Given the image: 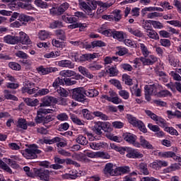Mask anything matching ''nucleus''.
Returning <instances> with one entry per match:
<instances>
[{"instance_id": "f257e3e1", "label": "nucleus", "mask_w": 181, "mask_h": 181, "mask_svg": "<svg viewBox=\"0 0 181 181\" xmlns=\"http://www.w3.org/2000/svg\"><path fill=\"white\" fill-rule=\"evenodd\" d=\"M98 151L97 152H93V151H84V153H75L72 155V158L74 159H76V160H80V162H85V163H88L90 162L89 158H90L91 159H94L95 158H98Z\"/></svg>"}, {"instance_id": "f03ea898", "label": "nucleus", "mask_w": 181, "mask_h": 181, "mask_svg": "<svg viewBox=\"0 0 181 181\" xmlns=\"http://www.w3.org/2000/svg\"><path fill=\"white\" fill-rule=\"evenodd\" d=\"M127 119L128 120V122L131 125H132L133 127H136V128H139V129L141 132H144V134H146V132H148L145 124H144L142 121L136 119V117H134V115H127Z\"/></svg>"}, {"instance_id": "7ed1b4c3", "label": "nucleus", "mask_w": 181, "mask_h": 181, "mask_svg": "<svg viewBox=\"0 0 181 181\" xmlns=\"http://www.w3.org/2000/svg\"><path fill=\"white\" fill-rule=\"evenodd\" d=\"M42 151L39 150L37 145L33 144L30 147L25 150V152L23 153L24 158L26 159H36L37 155L41 153Z\"/></svg>"}, {"instance_id": "20e7f679", "label": "nucleus", "mask_w": 181, "mask_h": 181, "mask_svg": "<svg viewBox=\"0 0 181 181\" xmlns=\"http://www.w3.org/2000/svg\"><path fill=\"white\" fill-rule=\"evenodd\" d=\"M145 112L146 115H148V117H150V118L155 121L156 124H157V125H159V127H161V128H164L168 125V123H166V120H165V119L156 115L151 110H145Z\"/></svg>"}, {"instance_id": "39448f33", "label": "nucleus", "mask_w": 181, "mask_h": 181, "mask_svg": "<svg viewBox=\"0 0 181 181\" xmlns=\"http://www.w3.org/2000/svg\"><path fill=\"white\" fill-rule=\"evenodd\" d=\"M85 90L83 88H76L73 90L72 98L78 103H85L86 96Z\"/></svg>"}, {"instance_id": "423d86ee", "label": "nucleus", "mask_w": 181, "mask_h": 181, "mask_svg": "<svg viewBox=\"0 0 181 181\" xmlns=\"http://www.w3.org/2000/svg\"><path fill=\"white\" fill-rule=\"evenodd\" d=\"M124 151L127 152V158H129V159H141V158H144V154L141 153L136 149L126 147Z\"/></svg>"}, {"instance_id": "0eeeda50", "label": "nucleus", "mask_w": 181, "mask_h": 181, "mask_svg": "<svg viewBox=\"0 0 181 181\" xmlns=\"http://www.w3.org/2000/svg\"><path fill=\"white\" fill-rule=\"evenodd\" d=\"M54 111L53 109L40 108L37 112V116L35 118V122L37 124H45V117H42V114H51Z\"/></svg>"}, {"instance_id": "6e6552de", "label": "nucleus", "mask_w": 181, "mask_h": 181, "mask_svg": "<svg viewBox=\"0 0 181 181\" xmlns=\"http://www.w3.org/2000/svg\"><path fill=\"white\" fill-rule=\"evenodd\" d=\"M35 87V83L27 81L25 82V86L22 88L21 91L23 93H27L28 94H30V95H32V94L36 93L37 92V90H39V88L37 87Z\"/></svg>"}, {"instance_id": "1a4fd4ad", "label": "nucleus", "mask_w": 181, "mask_h": 181, "mask_svg": "<svg viewBox=\"0 0 181 181\" xmlns=\"http://www.w3.org/2000/svg\"><path fill=\"white\" fill-rule=\"evenodd\" d=\"M103 173L105 176H117V166L111 163L105 164Z\"/></svg>"}, {"instance_id": "9d476101", "label": "nucleus", "mask_w": 181, "mask_h": 181, "mask_svg": "<svg viewBox=\"0 0 181 181\" xmlns=\"http://www.w3.org/2000/svg\"><path fill=\"white\" fill-rule=\"evenodd\" d=\"M124 139L126 142L131 144L134 146L135 148H139L140 144L139 142L136 141V136L135 134H132L131 133H126L124 135Z\"/></svg>"}, {"instance_id": "9b49d317", "label": "nucleus", "mask_w": 181, "mask_h": 181, "mask_svg": "<svg viewBox=\"0 0 181 181\" xmlns=\"http://www.w3.org/2000/svg\"><path fill=\"white\" fill-rule=\"evenodd\" d=\"M69 6H70L69 5V3H63L57 8H51L50 13H52V15H62V13H64V12H66L67 9H69Z\"/></svg>"}, {"instance_id": "f8f14e48", "label": "nucleus", "mask_w": 181, "mask_h": 181, "mask_svg": "<svg viewBox=\"0 0 181 181\" xmlns=\"http://www.w3.org/2000/svg\"><path fill=\"white\" fill-rule=\"evenodd\" d=\"M35 175L40 180L49 181L50 180V171L45 169H39L35 171Z\"/></svg>"}, {"instance_id": "ddd939ff", "label": "nucleus", "mask_w": 181, "mask_h": 181, "mask_svg": "<svg viewBox=\"0 0 181 181\" xmlns=\"http://www.w3.org/2000/svg\"><path fill=\"white\" fill-rule=\"evenodd\" d=\"M11 158H4L3 160L6 162V163H8L9 166L13 168V169H16L19 168V165L16 164V162L21 161V158L18 156H11Z\"/></svg>"}, {"instance_id": "4468645a", "label": "nucleus", "mask_w": 181, "mask_h": 181, "mask_svg": "<svg viewBox=\"0 0 181 181\" xmlns=\"http://www.w3.org/2000/svg\"><path fill=\"white\" fill-rule=\"evenodd\" d=\"M169 163L168 161L156 160L153 163H151L148 166L151 168V169H154V170H159L162 168H166Z\"/></svg>"}, {"instance_id": "2eb2a0df", "label": "nucleus", "mask_w": 181, "mask_h": 181, "mask_svg": "<svg viewBox=\"0 0 181 181\" xmlns=\"http://www.w3.org/2000/svg\"><path fill=\"white\" fill-rule=\"evenodd\" d=\"M3 41L7 45H18V43H19V37L7 35L4 37Z\"/></svg>"}, {"instance_id": "dca6fc26", "label": "nucleus", "mask_w": 181, "mask_h": 181, "mask_svg": "<svg viewBox=\"0 0 181 181\" xmlns=\"http://www.w3.org/2000/svg\"><path fill=\"white\" fill-rule=\"evenodd\" d=\"M109 94V98H111L112 100H110V103H112L113 104H121L122 103V100L118 97V95L115 91L113 90L110 89L108 92Z\"/></svg>"}, {"instance_id": "f3484780", "label": "nucleus", "mask_w": 181, "mask_h": 181, "mask_svg": "<svg viewBox=\"0 0 181 181\" xmlns=\"http://www.w3.org/2000/svg\"><path fill=\"white\" fill-rule=\"evenodd\" d=\"M37 71H38L39 74H42V76H45L46 74H49V73H54V72L57 71V68H55V67L45 68L43 66H40L37 69Z\"/></svg>"}, {"instance_id": "a211bd4d", "label": "nucleus", "mask_w": 181, "mask_h": 181, "mask_svg": "<svg viewBox=\"0 0 181 181\" xmlns=\"http://www.w3.org/2000/svg\"><path fill=\"white\" fill-rule=\"evenodd\" d=\"M56 98L52 96H45L42 99V103L40 104V107H50V104L53 103L55 104Z\"/></svg>"}, {"instance_id": "6ab92c4d", "label": "nucleus", "mask_w": 181, "mask_h": 181, "mask_svg": "<svg viewBox=\"0 0 181 181\" xmlns=\"http://www.w3.org/2000/svg\"><path fill=\"white\" fill-rule=\"evenodd\" d=\"M112 37L113 39L118 40V42H124V40L127 37V33L123 31H117L114 30Z\"/></svg>"}, {"instance_id": "aec40b11", "label": "nucleus", "mask_w": 181, "mask_h": 181, "mask_svg": "<svg viewBox=\"0 0 181 181\" xmlns=\"http://www.w3.org/2000/svg\"><path fill=\"white\" fill-rule=\"evenodd\" d=\"M57 64L59 67H63L65 69H74V64L68 59L59 61Z\"/></svg>"}, {"instance_id": "412c9836", "label": "nucleus", "mask_w": 181, "mask_h": 181, "mask_svg": "<svg viewBox=\"0 0 181 181\" xmlns=\"http://www.w3.org/2000/svg\"><path fill=\"white\" fill-rule=\"evenodd\" d=\"M20 36L18 37V42H21L22 45H30V38L23 31L19 33Z\"/></svg>"}, {"instance_id": "4be33fe9", "label": "nucleus", "mask_w": 181, "mask_h": 181, "mask_svg": "<svg viewBox=\"0 0 181 181\" xmlns=\"http://www.w3.org/2000/svg\"><path fill=\"white\" fill-rule=\"evenodd\" d=\"M139 148L142 146V148H144L145 149H153V146L149 143L147 140L145 139V137L144 136H140L139 137Z\"/></svg>"}, {"instance_id": "5701e85b", "label": "nucleus", "mask_w": 181, "mask_h": 181, "mask_svg": "<svg viewBox=\"0 0 181 181\" xmlns=\"http://www.w3.org/2000/svg\"><path fill=\"white\" fill-rule=\"evenodd\" d=\"M145 90H148L153 95H158L159 94V85H149L146 86L144 88Z\"/></svg>"}, {"instance_id": "b1692460", "label": "nucleus", "mask_w": 181, "mask_h": 181, "mask_svg": "<svg viewBox=\"0 0 181 181\" xmlns=\"http://www.w3.org/2000/svg\"><path fill=\"white\" fill-rule=\"evenodd\" d=\"M98 57V54H85L80 56V62H87L88 60H94Z\"/></svg>"}, {"instance_id": "393cba45", "label": "nucleus", "mask_w": 181, "mask_h": 181, "mask_svg": "<svg viewBox=\"0 0 181 181\" xmlns=\"http://www.w3.org/2000/svg\"><path fill=\"white\" fill-rule=\"evenodd\" d=\"M180 169V165L177 163L171 164L169 167L163 170V173H170L172 172H176Z\"/></svg>"}, {"instance_id": "a878e982", "label": "nucleus", "mask_w": 181, "mask_h": 181, "mask_svg": "<svg viewBox=\"0 0 181 181\" xmlns=\"http://www.w3.org/2000/svg\"><path fill=\"white\" fill-rule=\"evenodd\" d=\"M57 142H60V138L54 137L52 139H43L40 140V144H46V145H53V144H56Z\"/></svg>"}, {"instance_id": "bb28decb", "label": "nucleus", "mask_w": 181, "mask_h": 181, "mask_svg": "<svg viewBox=\"0 0 181 181\" xmlns=\"http://www.w3.org/2000/svg\"><path fill=\"white\" fill-rule=\"evenodd\" d=\"M16 127L20 129L26 130L28 129V122L23 118H19L17 121Z\"/></svg>"}, {"instance_id": "cd10ccee", "label": "nucleus", "mask_w": 181, "mask_h": 181, "mask_svg": "<svg viewBox=\"0 0 181 181\" xmlns=\"http://www.w3.org/2000/svg\"><path fill=\"white\" fill-rule=\"evenodd\" d=\"M51 35L50 32L45 30H40L37 34L38 38L40 40H46V39H49V37Z\"/></svg>"}, {"instance_id": "c85d7f7f", "label": "nucleus", "mask_w": 181, "mask_h": 181, "mask_svg": "<svg viewBox=\"0 0 181 181\" xmlns=\"http://www.w3.org/2000/svg\"><path fill=\"white\" fill-rule=\"evenodd\" d=\"M146 33L150 39H153L154 40H159V35H158V33H156V31H155V30L152 28L150 30H147L146 31Z\"/></svg>"}, {"instance_id": "c756f323", "label": "nucleus", "mask_w": 181, "mask_h": 181, "mask_svg": "<svg viewBox=\"0 0 181 181\" xmlns=\"http://www.w3.org/2000/svg\"><path fill=\"white\" fill-rule=\"evenodd\" d=\"M167 59L170 66H173V67H177V66H179V59L175 58V56H173V54H168Z\"/></svg>"}, {"instance_id": "7c9ffc66", "label": "nucleus", "mask_w": 181, "mask_h": 181, "mask_svg": "<svg viewBox=\"0 0 181 181\" xmlns=\"http://www.w3.org/2000/svg\"><path fill=\"white\" fill-rule=\"evenodd\" d=\"M88 8H89V16H94V13H93V11H95V9H97V1H90L88 2Z\"/></svg>"}, {"instance_id": "2f4dec72", "label": "nucleus", "mask_w": 181, "mask_h": 181, "mask_svg": "<svg viewBox=\"0 0 181 181\" xmlns=\"http://www.w3.org/2000/svg\"><path fill=\"white\" fill-rule=\"evenodd\" d=\"M127 31L129 33H131V35H133L136 37H142V36H144V34L142 33V32H141V30H139V29L128 28Z\"/></svg>"}, {"instance_id": "473e14b6", "label": "nucleus", "mask_w": 181, "mask_h": 181, "mask_svg": "<svg viewBox=\"0 0 181 181\" xmlns=\"http://www.w3.org/2000/svg\"><path fill=\"white\" fill-rule=\"evenodd\" d=\"M78 70L83 74V76H85V77H87L88 78H93V77H94V76L88 72V70L84 66H78Z\"/></svg>"}, {"instance_id": "72a5a7b5", "label": "nucleus", "mask_w": 181, "mask_h": 181, "mask_svg": "<svg viewBox=\"0 0 181 181\" xmlns=\"http://www.w3.org/2000/svg\"><path fill=\"white\" fill-rule=\"evenodd\" d=\"M138 169L139 170H140L141 173H143V175L146 176L149 175V170H148V165H146V163H140L138 166Z\"/></svg>"}, {"instance_id": "f704fd0d", "label": "nucleus", "mask_w": 181, "mask_h": 181, "mask_svg": "<svg viewBox=\"0 0 181 181\" xmlns=\"http://www.w3.org/2000/svg\"><path fill=\"white\" fill-rule=\"evenodd\" d=\"M93 115V117H97L98 118L101 119L103 121H108V119H110V117L107 115L100 111H94Z\"/></svg>"}, {"instance_id": "c9c22d12", "label": "nucleus", "mask_w": 181, "mask_h": 181, "mask_svg": "<svg viewBox=\"0 0 181 181\" xmlns=\"http://www.w3.org/2000/svg\"><path fill=\"white\" fill-rule=\"evenodd\" d=\"M139 45L143 56H144V57H148V55L151 54V52L149 51V49H148L146 45H145V44L144 43H140Z\"/></svg>"}, {"instance_id": "e433bc0d", "label": "nucleus", "mask_w": 181, "mask_h": 181, "mask_svg": "<svg viewBox=\"0 0 181 181\" xmlns=\"http://www.w3.org/2000/svg\"><path fill=\"white\" fill-rule=\"evenodd\" d=\"M59 74L62 77H73V76H76V71L71 70H63L59 72Z\"/></svg>"}, {"instance_id": "4c0bfd02", "label": "nucleus", "mask_w": 181, "mask_h": 181, "mask_svg": "<svg viewBox=\"0 0 181 181\" xmlns=\"http://www.w3.org/2000/svg\"><path fill=\"white\" fill-rule=\"evenodd\" d=\"M62 19L64 22H66V23H76V22H77L76 17H71L69 15L62 16Z\"/></svg>"}, {"instance_id": "58836bf2", "label": "nucleus", "mask_w": 181, "mask_h": 181, "mask_svg": "<svg viewBox=\"0 0 181 181\" xmlns=\"http://www.w3.org/2000/svg\"><path fill=\"white\" fill-rule=\"evenodd\" d=\"M100 8L98 9V13H103L104 12V9H107V8H110V6H112V3L106 2V3H100Z\"/></svg>"}, {"instance_id": "ea45409f", "label": "nucleus", "mask_w": 181, "mask_h": 181, "mask_svg": "<svg viewBox=\"0 0 181 181\" xmlns=\"http://www.w3.org/2000/svg\"><path fill=\"white\" fill-rule=\"evenodd\" d=\"M130 172V168L128 166H122L117 168V176L122 175V173H128Z\"/></svg>"}, {"instance_id": "a19ab883", "label": "nucleus", "mask_w": 181, "mask_h": 181, "mask_svg": "<svg viewBox=\"0 0 181 181\" xmlns=\"http://www.w3.org/2000/svg\"><path fill=\"white\" fill-rule=\"evenodd\" d=\"M163 129L165 131V132H168L170 135H175L176 136L179 135L177 129H175V128L172 127H168V124L163 128Z\"/></svg>"}, {"instance_id": "79ce46f5", "label": "nucleus", "mask_w": 181, "mask_h": 181, "mask_svg": "<svg viewBox=\"0 0 181 181\" xmlns=\"http://www.w3.org/2000/svg\"><path fill=\"white\" fill-rule=\"evenodd\" d=\"M60 54V52L59 51L51 52L45 54L44 55V57H45V59H56V57H59Z\"/></svg>"}, {"instance_id": "37998d69", "label": "nucleus", "mask_w": 181, "mask_h": 181, "mask_svg": "<svg viewBox=\"0 0 181 181\" xmlns=\"http://www.w3.org/2000/svg\"><path fill=\"white\" fill-rule=\"evenodd\" d=\"M82 114L83 117L86 118V119H94V116L93 115V112H90L87 109H83L82 110Z\"/></svg>"}, {"instance_id": "c03bdc74", "label": "nucleus", "mask_w": 181, "mask_h": 181, "mask_svg": "<svg viewBox=\"0 0 181 181\" xmlns=\"http://www.w3.org/2000/svg\"><path fill=\"white\" fill-rule=\"evenodd\" d=\"M50 29H57V28H63V23L60 21H54L49 24Z\"/></svg>"}, {"instance_id": "a18cd8bd", "label": "nucleus", "mask_w": 181, "mask_h": 181, "mask_svg": "<svg viewBox=\"0 0 181 181\" xmlns=\"http://www.w3.org/2000/svg\"><path fill=\"white\" fill-rule=\"evenodd\" d=\"M91 46H92L93 48H94V47H104L107 46V44H105V42H104V41L95 40V41L91 42Z\"/></svg>"}, {"instance_id": "49530a36", "label": "nucleus", "mask_w": 181, "mask_h": 181, "mask_svg": "<svg viewBox=\"0 0 181 181\" xmlns=\"http://www.w3.org/2000/svg\"><path fill=\"white\" fill-rule=\"evenodd\" d=\"M85 95L88 97H97V95H98V90L95 88L85 90Z\"/></svg>"}, {"instance_id": "de8ad7c7", "label": "nucleus", "mask_w": 181, "mask_h": 181, "mask_svg": "<svg viewBox=\"0 0 181 181\" xmlns=\"http://www.w3.org/2000/svg\"><path fill=\"white\" fill-rule=\"evenodd\" d=\"M34 4L37 8H41V9H46L47 8V3L42 0H35Z\"/></svg>"}, {"instance_id": "09e8293b", "label": "nucleus", "mask_w": 181, "mask_h": 181, "mask_svg": "<svg viewBox=\"0 0 181 181\" xmlns=\"http://www.w3.org/2000/svg\"><path fill=\"white\" fill-rule=\"evenodd\" d=\"M95 128V131H96L97 134H98L99 135H100V134H103V122H98L95 124L94 126Z\"/></svg>"}, {"instance_id": "8fccbe9b", "label": "nucleus", "mask_w": 181, "mask_h": 181, "mask_svg": "<svg viewBox=\"0 0 181 181\" xmlns=\"http://www.w3.org/2000/svg\"><path fill=\"white\" fill-rule=\"evenodd\" d=\"M76 142L80 145H87L88 144V141L87 138L83 135H79L76 139Z\"/></svg>"}, {"instance_id": "3c124183", "label": "nucleus", "mask_w": 181, "mask_h": 181, "mask_svg": "<svg viewBox=\"0 0 181 181\" xmlns=\"http://www.w3.org/2000/svg\"><path fill=\"white\" fill-rule=\"evenodd\" d=\"M0 168L1 169H3V170H4L5 172H8V173H12V170L11 169V168H9L7 163L2 161V160H0Z\"/></svg>"}, {"instance_id": "603ef678", "label": "nucleus", "mask_w": 181, "mask_h": 181, "mask_svg": "<svg viewBox=\"0 0 181 181\" xmlns=\"http://www.w3.org/2000/svg\"><path fill=\"white\" fill-rule=\"evenodd\" d=\"M8 67L11 69V70H16L17 71H19V70L22 69L21 64L13 62L8 63Z\"/></svg>"}, {"instance_id": "864d4df0", "label": "nucleus", "mask_w": 181, "mask_h": 181, "mask_svg": "<svg viewBox=\"0 0 181 181\" xmlns=\"http://www.w3.org/2000/svg\"><path fill=\"white\" fill-rule=\"evenodd\" d=\"M117 52H116L118 56H125V54H128V49L122 47H117Z\"/></svg>"}, {"instance_id": "5fc2aeb1", "label": "nucleus", "mask_w": 181, "mask_h": 181, "mask_svg": "<svg viewBox=\"0 0 181 181\" xmlns=\"http://www.w3.org/2000/svg\"><path fill=\"white\" fill-rule=\"evenodd\" d=\"M25 103L27 104V105H29L30 107H35L37 103H39V100L37 99H35L33 100L32 99L27 98L24 100Z\"/></svg>"}, {"instance_id": "6e6d98bb", "label": "nucleus", "mask_w": 181, "mask_h": 181, "mask_svg": "<svg viewBox=\"0 0 181 181\" xmlns=\"http://www.w3.org/2000/svg\"><path fill=\"white\" fill-rule=\"evenodd\" d=\"M55 35L61 40H66V33H64V30H55Z\"/></svg>"}, {"instance_id": "4d7b16f0", "label": "nucleus", "mask_w": 181, "mask_h": 181, "mask_svg": "<svg viewBox=\"0 0 181 181\" xmlns=\"http://www.w3.org/2000/svg\"><path fill=\"white\" fill-rule=\"evenodd\" d=\"M88 69L89 70H91V71H95V70H100V69H103V66L100 64L93 63L88 66Z\"/></svg>"}, {"instance_id": "13d9d810", "label": "nucleus", "mask_w": 181, "mask_h": 181, "mask_svg": "<svg viewBox=\"0 0 181 181\" xmlns=\"http://www.w3.org/2000/svg\"><path fill=\"white\" fill-rule=\"evenodd\" d=\"M170 76H171V77H173V78L175 81H178V83H179V81H181V76L179 74V73H177V71H170Z\"/></svg>"}, {"instance_id": "bf43d9fd", "label": "nucleus", "mask_w": 181, "mask_h": 181, "mask_svg": "<svg viewBox=\"0 0 181 181\" xmlns=\"http://www.w3.org/2000/svg\"><path fill=\"white\" fill-rule=\"evenodd\" d=\"M119 67L122 70H124V71H132L134 70V67L129 64H122L119 65Z\"/></svg>"}, {"instance_id": "052dcab7", "label": "nucleus", "mask_w": 181, "mask_h": 181, "mask_svg": "<svg viewBox=\"0 0 181 181\" xmlns=\"http://www.w3.org/2000/svg\"><path fill=\"white\" fill-rule=\"evenodd\" d=\"M15 55L16 57H18L19 59H26L28 57H29V55L28 54L25 53L23 51L18 50L15 53Z\"/></svg>"}, {"instance_id": "680f3d73", "label": "nucleus", "mask_w": 181, "mask_h": 181, "mask_svg": "<svg viewBox=\"0 0 181 181\" xmlns=\"http://www.w3.org/2000/svg\"><path fill=\"white\" fill-rule=\"evenodd\" d=\"M49 93H50V90L47 88H42L40 89L37 93L35 95V97H37V95H47V94H49Z\"/></svg>"}, {"instance_id": "e2e57ef3", "label": "nucleus", "mask_w": 181, "mask_h": 181, "mask_svg": "<svg viewBox=\"0 0 181 181\" xmlns=\"http://www.w3.org/2000/svg\"><path fill=\"white\" fill-rule=\"evenodd\" d=\"M69 57L74 62H80V54L76 52H72L69 54Z\"/></svg>"}, {"instance_id": "0e129e2a", "label": "nucleus", "mask_w": 181, "mask_h": 181, "mask_svg": "<svg viewBox=\"0 0 181 181\" xmlns=\"http://www.w3.org/2000/svg\"><path fill=\"white\" fill-rule=\"evenodd\" d=\"M79 6L81 9H83L88 15V13H89L88 2L86 3L84 1H80Z\"/></svg>"}, {"instance_id": "69168bd1", "label": "nucleus", "mask_w": 181, "mask_h": 181, "mask_svg": "<svg viewBox=\"0 0 181 181\" xmlns=\"http://www.w3.org/2000/svg\"><path fill=\"white\" fill-rule=\"evenodd\" d=\"M173 153V151H163V152H160L158 153V156H160V158H172V155Z\"/></svg>"}, {"instance_id": "338daca9", "label": "nucleus", "mask_w": 181, "mask_h": 181, "mask_svg": "<svg viewBox=\"0 0 181 181\" xmlns=\"http://www.w3.org/2000/svg\"><path fill=\"white\" fill-rule=\"evenodd\" d=\"M69 43L73 45V46H80L81 47H84V40L81 39L76 41H69Z\"/></svg>"}, {"instance_id": "774afa93", "label": "nucleus", "mask_w": 181, "mask_h": 181, "mask_svg": "<svg viewBox=\"0 0 181 181\" xmlns=\"http://www.w3.org/2000/svg\"><path fill=\"white\" fill-rule=\"evenodd\" d=\"M119 95L122 97L124 100H128L129 98V92L125 90H121L119 91Z\"/></svg>"}]
</instances>
